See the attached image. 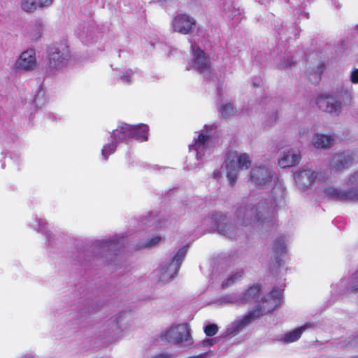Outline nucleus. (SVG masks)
I'll use <instances>...</instances> for the list:
<instances>
[{
  "label": "nucleus",
  "mask_w": 358,
  "mask_h": 358,
  "mask_svg": "<svg viewBox=\"0 0 358 358\" xmlns=\"http://www.w3.org/2000/svg\"><path fill=\"white\" fill-rule=\"evenodd\" d=\"M350 80L352 83H355V84L358 83V69H355L351 73Z\"/></svg>",
  "instance_id": "nucleus-35"
},
{
  "label": "nucleus",
  "mask_w": 358,
  "mask_h": 358,
  "mask_svg": "<svg viewBox=\"0 0 358 358\" xmlns=\"http://www.w3.org/2000/svg\"><path fill=\"white\" fill-rule=\"evenodd\" d=\"M215 129L214 124L206 126L205 130L199 132L197 137H194V143L189 145L190 151H194L197 159H201L206 155H210L213 149L210 136L213 130Z\"/></svg>",
  "instance_id": "nucleus-9"
},
{
  "label": "nucleus",
  "mask_w": 358,
  "mask_h": 358,
  "mask_svg": "<svg viewBox=\"0 0 358 358\" xmlns=\"http://www.w3.org/2000/svg\"><path fill=\"white\" fill-rule=\"evenodd\" d=\"M294 179L299 188L305 189L311 185L326 182L327 177L322 173H316L311 169H302L294 173Z\"/></svg>",
  "instance_id": "nucleus-12"
},
{
  "label": "nucleus",
  "mask_w": 358,
  "mask_h": 358,
  "mask_svg": "<svg viewBox=\"0 0 358 358\" xmlns=\"http://www.w3.org/2000/svg\"><path fill=\"white\" fill-rule=\"evenodd\" d=\"M34 104L38 107L39 105H42L43 103V98H40V94H38L34 100Z\"/></svg>",
  "instance_id": "nucleus-38"
},
{
  "label": "nucleus",
  "mask_w": 358,
  "mask_h": 358,
  "mask_svg": "<svg viewBox=\"0 0 358 358\" xmlns=\"http://www.w3.org/2000/svg\"><path fill=\"white\" fill-rule=\"evenodd\" d=\"M352 358H358V357H352Z\"/></svg>",
  "instance_id": "nucleus-45"
},
{
  "label": "nucleus",
  "mask_w": 358,
  "mask_h": 358,
  "mask_svg": "<svg viewBox=\"0 0 358 358\" xmlns=\"http://www.w3.org/2000/svg\"><path fill=\"white\" fill-rule=\"evenodd\" d=\"M348 184L350 186L348 191H343L334 187H328L324 189V193L325 196L337 200L358 201V171L350 176Z\"/></svg>",
  "instance_id": "nucleus-10"
},
{
  "label": "nucleus",
  "mask_w": 358,
  "mask_h": 358,
  "mask_svg": "<svg viewBox=\"0 0 358 358\" xmlns=\"http://www.w3.org/2000/svg\"><path fill=\"white\" fill-rule=\"evenodd\" d=\"M345 284H346V282H345V281H342V282H341V285H345Z\"/></svg>",
  "instance_id": "nucleus-44"
},
{
  "label": "nucleus",
  "mask_w": 358,
  "mask_h": 358,
  "mask_svg": "<svg viewBox=\"0 0 358 358\" xmlns=\"http://www.w3.org/2000/svg\"><path fill=\"white\" fill-rule=\"evenodd\" d=\"M117 143L111 139V142L105 144L101 150V155L104 159H107L108 156L113 154L116 149Z\"/></svg>",
  "instance_id": "nucleus-25"
},
{
  "label": "nucleus",
  "mask_w": 358,
  "mask_h": 358,
  "mask_svg": "<svg viewBox=\"0 0 358 358\" xmlns=\"http://www.w3.org/2000/svg\"><path fill=\"white\" fill-rule=\"evenodd\" d=\"M225 220L222 215L215 214L212 216V220L217 225L218 231L228 236H234V228L231 224H229L226 222H223Z\"/></svg>",
  "instance_id": "nucleus-18"
},
{
  "label": "nucleus",
  "mask_w": 358,
  "mask_h": 358,
  "mask_svg": "<svg viewBox=\"0 0 358 358\" xmlns=\"http://www.w3.org/2000/svg\"><path fill=\"white\" fill-rule=\"evenodd\" d=\"M284 188L280 184H275L272 189V196L274 202H277L283 197Z\"/></svg>",
  "instance_id": "nucleus-28"
},
{
  "label": "nucleus",
  "mask_w": 358,
  "mask_h": 358,
  "mask_svg": "<svg viewBox=\"0 0 358 358\" xmlns=\"http://www.w3.org/2000/svg\"><path fill=\"white\" fill-rule=\"evenodd\" d=\"M282 297V290L280 288H274L262 299L255 310L249 312L231 323L227 327V334H237L243 331L254 319L271 313L280 306Z\"/></svg>",
  "instance_id": "nucleus-1"
},
{
  "label": "nucleus",
  "mask_w": 358,
  "mask_h": 358,
  "mask_svg": "<svg viewBox=\"0 0 358 358\" xmlns=\"http://www.w3.org/2000/svg\"><path fill=\"white\" fill-rule=\"evenodd\" d=\"M251 166V159L246 153L229 152L226 160L227 177L231 185L237 180L239 171L248 169Z\"/></svg>",
  "instance_id": "nucleus-5"
},
{
  "label": "nucleus",
  "mask_w": 358,
  "mask_h": 358,
  "mask_svg": "<svg viewBox=\"0 0 358 358\" xmlns=\"http://www.w3.org/2000/svg\"><path fill=\"white\" fill-rule=\"evenodd\" d=\"M332 140L331 136L317 133L313 136L311 143L316 148L327 149L331 146Z\"/></svg>",
  "instance_id": "nucleus-21"
},
{
  "label": "nucleus",
  "mask_w": 358,
  "mask_h": 358,
  "mask_svg": "<svg viewBox=\"0 0 358 358\" xmlns=\"http://www.w3.org/2000/svg\"><path fill=\"white\" fill-rule=\"evenodd\" d=\"M215 343V338L206 339V340L203 341L202 345H203V346H211Z\"/></svg>",
  "instance_id": "nucleus-36"
},
{
  "label": "nucleus",
  "mask_w": 358,
  "mask_h": 358,
  "mask_svg": "<svg viewBox=\"0 0 358 358\" xmlns=\"http://www.w3.org/2000/svg\"><path fill=\"white\" fill-rule=\"evenodd\" d=\"M220 111L223 117H227L234 113V108L232 104L229 103L222 105L220 107Z\"/></svg>",
  "instance_id": "nucleus-31"
},
{
  "label": "nucleus",
  "mask_w": 358,
  "mask_h": 358,
  "mask_svg": "<svg viewBox=\"0 0 358 358\" xmlns=\"http://www.w3.org/2000/svg\"><path fill=\"white\" fill-rule=\"evenodd\" d=\"M21 8L27 13H31L38 8L36 0H21Z\"/></svg>",
  "instance_id": "nucleus-26"
},
{
  "label": "nucleus",
  "mask_w": 358,
  "mask_h": 358,
  "mask_svg": "<svg viewBox=\"0 0 358 358\" xmlns=\"http://www.w3.org/2000/svg\"><path fill=\"white\" fill-rule=\"evenodd\" d=\"M136 133H137V134H140V135H142V134H143L142 131H139V130H136Z\"/></svg>",
  "instance_id": "nucleus-43"
},
{
  "label": "nucleus",
  "mask_w": 358,
  "mask_h": 358,
  "mask_svg": "<svg viewBox=\"0 0 358 358\" xmlns=\"http://www.w3.org/2000/svg\"><path fill=\"white\" fill-rule=\"evenodd\" d=\"M350 289L352 292L358 290V270L352 276V285Z\"/></svg>",
  "instance_id": "nucleus-33"
},
{
  "label": "nucleus",
  "mask_w": 358,
  "mask_h": 358,
  "mask_svg": "<svg viewBox=\"0 0 358 358\" xmlns=\"http://www.w3.org/2000/svg\"><path fill=\"white\" fill-rule=\"evenodd\" d=\"M195 27V19L187 14H178L171 21V29L173 31L184 35L193 32Z\"/></svg>",
  "instance_id": "nucleus-14"
},
{
  "label": "nucleus",
  "mask_w": 358,
  "mask_h": 358,
  "mask_svg": "<svg viewBox=\"0 0 358 358\" xmlns=\"http://www.w3.org/2000/svg\"><path fill=\"white\" fill-rule=\"evenodd\" d=\"M161 236L159 235H154L152 237L149 238L148 240L140 242L137 248L138 249L147 248H152L157 245L161 241Z\"/></svg>",
  "instance_id": "nucleus-24"
},
{
  "label": "nucleus",
  "mask_w": 358,
  "mask_h": 358,
  "mask_svg": "<svg viewBox=\"0 0 358 358\" xmlns=\"http://www.w3.org/2000/svg\"><path fill=\"white\" fill-rule=\"evenodd\" d=\"M251 182L259 189H267L275 184L273 171L268 165L256 166L250 172Z\"/></svg>",
  "instance_id": "nucleus-11"
},
{
  "label": "nucleus",
  "mask_w": 358,
  "mask_h": 358,
  "mask_svg": "<svg viewBox=\"0 0 358 358\" xmlns=\"http://www.w3.org/2000/svg\"><path fill=\"white\" fill-rule=\"evenodd\" d=\"M53 0H38L37 6L39 8L48 7L52 3Z\"/></svg>",
  "instance_id": "nucleus-34"
},
{
  "label": "nucleus",
  "mask_w": 358,
  "mask_h": 358,
  "mask_svg": "<svg viewBox=\"0 0 358 358\" xmlns=\"http://www.w3.org/2000/svg\"><path fill=\"white\" fill-rule=\"evenodd\" d=\"M191 43L192 59L187 64V70L195 69L205 76H208L212 72L211 63L209 57L192 40Z\"/></svg>",
  "instance_id": "nucleus-6"
},
{
  "label": "nucleus",
  "mask_w": 358,
  "mask_h": 358,
  "mask_svg": "<svg viewBox=\"0 0 358 358\" xmlns=\"http://www.w3.org/2000/svg\"><path fill=\"white\" fill-rule=\"evenodd\" d=\"M36 66V52L31 48L20 53L13 65V69L15 72L28 73L35 70Z\"/></svg>",
  "instance_id": "nucleus-13"
},
{
  "label": "nucleus",
  "mask_w": 358,
  "mask_h": 358,
  "mask_svg": "<svg viewBox=\"0 0 358 358\" xmlns=\"http://www.w3.org/2000/svg\"><path fill=\"white\" fill-rule=\"evenodd\" d=\"M160 337L180 347L191 348L194 343L191 329L186 323L171 325L161 333Z\"/></svg>",
  "instance_id": "nucleus-3"
},
{
  "label": "nucleus",
  "mask_w": 358,
  "mask_h": 358,
  "mask_svg": "<svg viewBox=\"0 0 358 358\" xmlns=\"http://www.w3.org/2000/svg\"><path fill=\"white\" fill-rule=\"evenodd\" d=\"M301 159L300 152L298 150L288 149L285 150L278 159V164L282 168H287L296 166Z\"/></svg>",
  "instance_id": "nucleus-17"
},
{
  "label": "nucleus",
  "mask_w": 358,
  "mask_h": 358,
  "mask_svg": "<svg viewBox=\"0 0 358 358\" xmlns=\"http://www.w3.org/2000/svg\"><path fill=\"white\" fill-rule=\"evenodd\" d=\"M261 287L259 285H253L250 286L246 292L239 296L235 294L224 296L221 300L223 303H248L255 299L257 294L260 292Z\"/></svg>",
  "instance_id": "nucleus-16"
},
{
  "label": "nucleus",
  "mask_w": 358,
  "mask_h": 358,
  "mask_svg": "<svg viewBox=\"0 0 358 358\" xmlns=\"http://www.w3.org/2000/svg\"><path fill=\"white\" fill-rule=\"evenodd\" d=\"M350 157L348 153H338L334 156L331 162V170L338 171L344 169L350 162Z\"/></svg>",
  "instance_id": "nucleus-20"
},
{
  "label": "nucleus",
  "mask_w": 358,
  "mask_h": 358,
  "mask_svg": "<svg viewBox=\"0 0 358 358\" xmlns=\"http://www.w3.org/2000/svg\"><path fill=\"white\" fill-rule=\"evenodd\" d=\"M175 0H154L155 2L159 3L161 4L169 3Z\"/></svg>",
  "instance_id": "nucleus-41"
},
{
  "label": "nucleus",
  "mask_w": 358,
  "mask_h": 358,
  "mask_svg": "<svg viewBox=\"0 0 358 358\" xmlns=\"http://www.w3.org/2000/svg\"><path fill=\"white\" fill-rule=\"evenodd\" d=\"M170 357V355L167 354V353H159L158 355H156L153 357H152V358H169Z\"/></svg>",
  "instance_id": "nucleus-39"
},
{
  "label": "nucleus",
  "mask_w": 358,
  "mask_h": 358,
  "mask_svg": "<svg viewBox=\"0 0 358 358\" xmlns=\"http://www.w3.org/2000/svg\"><path fill=\"white\" fill-rule=\"evenodd\" d=\"M37 222H38V227L36 228L38 231H42L45 225V221L43 219H38Z\"/></svg>",
  "instance_id": "nucleus-37"
},
{
  "label": "nucleus",
  "mask_w": 358,
  "mask_h": 358,
  "mask_svg": "<svg viewBox=\"0 0 358 358\" xmlns=\"http://www.w3.org/2000/svg\"><path fill=\"white\" fill-rule=\"evenodd\" d=\"M242 277V271H237L230 276H229L226 280H224L222 282V286L227 287L235 282L238 281Z\"/></svg>",
  "instance_id": "nucleus-29"
},
{
  "label": "nucleus",
  "mask_w": 358,
  "mask_h": 358,
  "mask_svg": "<svg viewBox=\"0 0 358 358\" xmlns=\"http://www.w3.org/2000/svg\"><path fill=\"white\" fill-rule=\"evenodd\" d=\"M318 107L327 113L339 115L342 111V103L330 94H321L316 99Z\"/></svg>",
  "instance_id": "nucleus-15"
},
{
  "label": "nucleus",
  "mask_w": 358,
  "mask_h": 358,
  "mask_svg": "<svg viewBox=\"0 0 358 358\" xmlns=\"http://www.w3.org/2000/svg\"><path fill=\"white\" fill-rule=\"evenodd\" d=\"M117 237L115 236L113 238L103 240L101 241H99L98 244L103 249L110 250V248H113L115 245L118 242Z\"/></svg>",
  "instance_id": "nucleus-30"
},
{
  "label": "nucleus",
  "mask_w": 358,
  "mask_h": 358,
  "mask_svg": "<svg viewBox=\"0 0 358 358\" xmlns=\"http://www.w3.org/2000/svg\"><path fill=\"white\" fill-rule=\"evenodd\" d=\"M136 73L132 69H125L119 73L120 80L126 84H131L134 82Z\"/></svg>",
  "instance_id": "nucleus-23"
},
{
  "label": "nucleus",
  "mask_w": 358,
  "mask_h": 358,
  "mask_svg": "<svg viewBox=\"0 0 358 358\" xmlns=\"http://www.w3.org/2000/svg\"><path fill=\"white\" fill-rule=\"evenodd\" d=\"M268 204L260 200L258 202L247 204L241 207L238 211V217L241 218L245 224L261 223L269 215Z\"/></svg>",
  "instance_id": "nucleus-4"
},
{
  "label": "nucleus",
  "mask_w": 358,
  "mask_h": 358,
  "mask_svg": "<svg viewBox=\"0 0 358 358\" xmlns=\"http://www.w3.org/2000/svg\"><path fill=\"white\" fill-rule=\"evenodd\" d=\"M187 252V248L185 246L179 248L169 261L159 268L157 272L162 281H169L176 275Z\"/></svg>",
  "instance_id": "nucleus-8"
},
{
  "label": "nucleus",
  "mask_w": 358,
  "mask_h": 358,
  "mask_svg": "<svg viewBox=\"0 0 358 358\" xmlns=\"http://www.w3.org/2000/svg\"><path fill=\"white\" fill-rule=\"evenodd\" d=\"M272 251L275 259L278 261L287 255V239L285 237H280L274 241Z\"/></svg>",
  "instance_id": "nucleus-19"
},
{
  "label": "nucleus",
  "mask_w": 358,
  "mask_h": 358,
  "mask_svg": "<svg viewBox=\"0 0 358 358\" xmlns=\"http://www.w3.org/2000/svg\"><path fill=\"white\" fill-rule=\"evenodd\" d=\"M292 63H293L292 59H287V62L282 65V67H283V68H287V67H288V66H290L292 65Z\"/></svg>",
  "instance_id": "nucleus-42"
},
{
  "label": "nucleus",
  "mask_w": 358,
  "mask_h": 358,
  "mask_svg": "<svg viewBox=\"0 0 358 358\" xmlns=\"http://www.w3.org/2000/svg\"><path fill=\"white\" fill-rule=\"evenodd\" d=\"M339 98H342L345 104H349L352 99V87H347L339 93Z\"/></svg>",
  "instance_id": "nucleus-27"
},
{
  "label": "nucleus",
  "mask_w": 358,
  "mask_h": 358,
  "mask_svg": "<svg viewBox=\"0 0 358 358\" xmlns=\"http://www.w3.org/2000/svg\"><path fill=\"white\" fill-rule=\"evenodd\" d=\"M22 358H38L37 356L31 352L25 354Z\"/></svg>",
  "instance_id": "nucleus-40"
},
{
  "label": "nucleus",
  "mask_w": 358,
  "mask_h": 358,
  "mask_svg": "<svg viewBox=\"0 0 358 358\" xmlns=\"http://www.w3.org/2000/svg\"><path fill=\"white\" fill-rule=\"evenodd\" d=\"M218 328L215 324H208L205 327L204 332L206 336H212L217 334Z\"/></svg>",
  "instance_id": "nucleus-32"
},
{
  "label": "nucleus",
  "mask_w": 358,
  "mask_h": 358,
  "mask_svg": "<svg viewBox=\"0 0 358 358\" xmlns=\"http://www.w3.org/2000/svg\"><path fill=\"white\" fill-rule=\"evenodd\" d=\"M48 69L51 71L62 69L71 59L69 46L61 43L50 48L48 50Z\"/></svg>",
  "instance_id": "nucleus-7"
},
{
  "label": "nucleus",
  "mask_w": 358,
  "mask_h": 358,
  "mask_svg": "<svg viewBox=\"0 0 358 358\" xmlns=\"http://www.w3.org/2000/svg\"><path fill=\"white\" fill-rule=\"evenodd\" d=\"M148 127L146 124L131 125L127 123L120 124L110 134V138L116 143H127L130 138H135L140 142L148 138Z\"/></svg>",
  "instance_id": "nucleus-2"
},
{
  "label": "nucleus",
  "mask_w": 358,
  "mask_h": 358,
  "mask_svg": "<svg viewBox=\"0 0 358 358\" xmlns=\"http://www.w3.org/2000/svg\"><path fill=\"white\" fill-rule=\"evenodd\" d=\"M309 327L308 324H305L303 326H301L299 328H296L289 332L286 333L283 338H282V341L284 343H292L296 341H297L301 336L302 333Z\"/></svg>",
  "instance_id": "nucleus-22"
}]
</instances>
